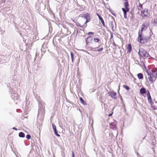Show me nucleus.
<instances>
[{
	"instance_id": "37",
	"label": "nucleus",
	"mask_w": 157,
	"mask_h": 157,
	"mask_svg": "<svg viewBox=\"0 0 157 157\" xmlns=\"http://www.w3.org/2000/svg\"><path fill=\"white\" fill-rule=\"evenodd\" d=\"M138 6L139 7H140L141 9H143V8L142 5L140 3H139Z\"/></svg>"
},
{
	"instance_id": "10",
	"label": "nucleus",
	"mask_w": 157,
	"mask_h": 157,
	"mask_svg": "<svg viewBox=\"0 0 157 157\" xmlns=\"http://www.w3.org/2000/svg\"><path fill=\"white\" fill-rule=\"evenodd\" d=\"M124 6L125 8H124L126 10L129 11V4L128 3V1L125 2L124 3Z\"/></svg>"
},
{
	"instance_id": "1",
	"label": "nucleus",
	"mask_w": 157,
	"mask_h": 157,
	"mask_svg": "<svg viewBox=\"0 0 157 157\" xmlns=\"http://www.w3.org/2000/svg\"><path fill=\"white\" fill-rule=\"evenodd\" d=\"M150 37L144 36L142 33L139 31L138 32V41L142 44L146 43L149 40Z\"/></svg>"
},
{
	"instance_id": "50",
	"label": "nucleus",
	"mask_w": 157,
	"mask_h": 157,
	"mask_svg": "<svg viewBox=\"0 0 157 157\" xmlns=\"http://www.w3.org/2000/svg\"><path fill=\"white\" fill-rule=\"evenodd\" d=\"M143 66H144V68L146 70H147V67H146V66H145V64H144V65H143Z\"/></svg>"
},
{
	"instance_id": "9",
	"label": "nucleus",
	"mask_w": 157,
	"mask_h": 157,
	"mask_svg": "<svg viewBox=\"0 0 157 157\" xmlns=\"http://www.w3.org/2000/svg\"><path fill=\"white\" fill-rule=\"evenodd\" d=\"M39 107L40 109H39L38 113L39 114L40 112H43L44 111V105H42L41 103H39Z\"/></svg>"
},
{
	"instance_id": "7",
	"label": "nucleus",
	"mask_w": 157,
	"mask_h": 157,
	"mask_svg": "<svg viewBox=\"0 0 157 157\" xmlns=\"http://www.w3.org/2000/svg\"><path fill=\"white\" fill-rule=\"evenodd\" d=\"M93 37L91 36H89L86 39V44L88 45L90 43H92L93 41Z\"/></svg>"
},
{
	"instance_id": "61",
	"label": "nucleus",
	"mask_w": 157,
	"mask_h": 157,
	"mask_svg": "<svg viewBox=\"0 0 157 157\" xmlns=\"http://www.w3.org/2000/svg\"><path fill=\"white\" fill-rule=\"evenodd\" d=\"M134 79L135 80H136V79L135 78H134Z\"/></svg>"
},
{
	"instance_id": "29",
	"label": "nucleus",
	"mask_w": 157,
	"mask_h": 157,
	"mask_svg": "<svg viewBox=\"0 0 157 157\" xmlns=\"http://www.w3.org/2000/svg\"><path fill=\"white\" fill-rule=\"evenodd\" d=\"M26 138L28 140L30 139L31 138V136L29 134H27L26 136Z\"/></svg>"
},
{
	"instance_id": "30",
	"label": "nucleus",
	"mask_w": 157,
	"mask_h": 157,
	"mask_svg": "<svg viewBox=\"0 0 157 157\" xmlns=\"http://www.w3.org/2000/svg\"><path fill=\"white\" fill-rule=\"evenodd\" d=\"M147 97V99H148V102H151V101H152V100H151V96H148V97Z\"/></svg>"
},
{
	"instance_id": "64",
	"label": "nucleus",
	"mask_w": 157,
	"mask_h": 157,
	"mask_svg": "<svg viewBox=\"0 0 157 157\" xmlns=\"http://www.w3.org/2000/svg\"><path fill=\"white\" fill-rule=\"evenodd\" d=\"M151 31L152 33V31Z\"/></svg>"
},
{
	"instance_id": "13",
	"label": "nucleus",
	"mask_w": 157,
	"mask_h": 157,
	"mask_svg": "<svg viewBox=\"0 0 157 157\" xmlns=\"http://www.w3.org/2000/svg\"><path fill=\"white\" fill-rule=\"evenodd\" d=\"M79 99L83 105H87L86 102L81 97H79Z\"/></svg>"
},
{
	"instance_id": "40",
	"label": "nucleus",
	"mask_w": 157,
	"mask_h": 157,
	"mask_svg": "<svg viewBox=\"0 0 157 157\" xmlns=\"http://www.w3.org/2000/svg\"><path fill=\"white\" fill-rule=\"evenodd\" d=\"M151 108H152V109H153L154 110H156L157 109V108H156V107L155 106H153V105L152 106H151Z\"/></svg>"
},
{
	"instance_id": "55",
	"label": "nucleus",
	"mask_w": 157,
	"mask_h": 157,
	"mask_svg": "<svg viewBox=\"0 0 157 157\" xmlns=\"http://www.w3.org/2000/svg\"><path fill=\"white\" fill-rule=\"evenodd\" d=\"M19 33L21 36H22V34L20 32Z\"/></svg>"
},
{
	"instance_id": "56",
	"label": "nucleus",
	"mask_w": 157,
	"mask_h": 157,
	"mask_svg": "<svg viewBox=\"0 0 157 157\" xmlns=\"http://www.w3.org/2000/svg\"><path fill=\"white\" fill-rule=\"evenodd\" d=\"M100 46V45H99H99H98V46L97 47H96V48H94V49H95V48H98V47H99Z\"/></svg>"
},
{
	"instance_id": "28",
	"label": "nucleus",
	"mask_w": 157,
	"mask_h": 157,
	"mask_svg": "<svg viewBox=\"0 0 157 157\" xmlns=\"http://www.w3.org/2000/svg\"><path fill=\"white\" fill-rule=\"evenodd\" d=\"M54 132V134L57 136L58 137H60V135L58 133V131L57 130H56V131H55Z\"/></svg>"
},
{
	"instance_id": "34",
	"label": "nucleus",
	"mask_w": 157,
	"mask_h": 157,
	"mask_svg": "<svg viewBox=\"0 0 157 157\" xmlns=\"http://www.w3.org/2000/svg\"><path fill=\"white\" fill-rule=\"evenodd\" d=\"M109 32L111 34V36H110V39H111L113 38V33L110 30Z\"/></svg>"
},
{
	"instance_id": "38",
	"label": "nucleus",
	"mask_w": 157,
	"mask_h": 157,
	"mask_svg": "<svg viewBox=\"0 0 157 157\" xmlns=\"http://www.w3.org/2000/svg\"><path fill=\"white\" fill-rule=\"evenodd\" d=\"M94 34V33L92 32H89L87 33L88 35H93Z\"/></svg>"
},
{
	"instance_id": "46",
	"label": "nucleus",
	"mask_w": 157,
	"mask_h": 157,
	"mask_svg": "<svg viewBox=\"0 0 157 157\" xmlns=\"http://www.w3.org/2000/svg\"><path fill=\"white\" fill-rule=\"evenodd\" d=\"M133 9H132V10L130 12V13L132 15H133L134 14V13L133 12Z\"/></svg>"
},
{
	"instance_id": "21",
	"label": "nucleus",
	"mask_w": 157,
	"mask_h": 157,
	"mask_svg": "<svg viewBox=\"0 0 157 157\" xmlns=\"http://www.w3.org/2000/svg\"><path fill=\"white\" fill-rule=\"evenodd\" d=\"M70 55L72 61L73 63L74 61V55L73 52H71Z\"/></svg>"
},
{
	"instance_id": "42",
	"label": "nucleus",
	"mask_w": 157,
	"mask_h": 157,
	"mask_svg": "<svg viewBox=\"0 0 157 157\" xmlns=\"http://www.w3.org/2000/svg\"><path fill=\"white\" fill-rule=\"evenodd\" d=\"M149 103L151 105V106L153 105V104H154V102L152 101H151V102H149Z\"/></svg>"
},
{
	"instance_id": "48",
	"label": "nucleus",
	"mask_w": 157,
	"mask_h": 157,
	"mask_svg": "<svg viewBox=\"0 0 157 157\" xmlns=\"http://www.w3.org/2000/svg\"><path fill=\"white\" fill-rule=\"evenodd\" d=\"M113 112H112L111 113H110L109 114V115L108 116H109V117H110V116H111L113 114Z\"/></svg>"
},
{
	"instance_id": "41",
	"label": "nucleus",
	"mask_w": 157,
	"mask_h": 157,
	"mask_svg": "<svg viewBox=\"0 0 157 157\" xmlns=\"http://www.w3.org/2000/svg\"><path fill=\"white\" fill-rule=\"evenodd\" d=\"M144 13L142 11V10H141V14H140V15L141 16H142L143 17V16H144Z\"/></svg>"
},
{
	"instance_id": "11",
	"label": "nucleus",
	"mask_w": 157,
	"mask_h": 157,
	"mask_svg": "<svg viewBox=\"0 0 157 157\" xmlns=\"http://www.w3.org/2000/svg\"><path fill=\"white\" fill-rule=\"evenodd\" d=\"M147 92L146 89L144 87H142L140 90V94L143 95Z\"/></svg>"
},
{
	"instance_id": "27",
	"label": "nucleus",
	"mask_w": 157,
	"mask_h": 157,
	"mask_svg": "<svg viewBox=\"0 0 157 157\" xmlns=\"http://www.w3.org/2000/svg\"><path fill=\"white\" fill-rule=\"evenodd\" d=\"M110 25H111V28H112V30L113 31H114V30H113V21H110Z\"/></svg>"
},
{
	"instance_id": "33",
	"label": "nucleus",
	"mask_w": 157,
	"mask_h": 157,
	"mask_svg": "<svg viewBox=\"0 0 157 157\" xmlns=\"http://www.w3.org/2000/svg\"><path fill=\"white\" fill-rule=\"evenodd\" d=\"M87 23H86V22L84 24L82 25V28H83L84 27L85 28L87 26Z\"/></svg>"
},
{
	"instance_id": "22",
	"label": "nucleus",
	"mask_w": 157,
	"mask_h": 157,
	"mask_svg": "<svg viewBox=\"0 0 157 157\" xmlns=\"http://www.w3.org/2000/svg\"><path fill=\"white\" fill-rule=\"evenodd\" d=\"M142 11L144 13L146 14H148L149 10L147 8H145L143 10H142Z\"/></svg>"
},
{
	"instance_id": "12",
	"label": "nucleus",
	"mask_w": 157,
	"mask_h": 157,
	"mask_svg": "<svg viewBox=\"0 0 157 157\" xmlns=\"http://www.w3.org/2000/svg\"><path fill=\"white\" fill-rule=\"evenodd\" d=\"M122 10L124 13V18L125 19H127V12H129V11L126 10L124 8H122Z\"/></svg>"
},
{
	"instance_id": "24",
	"label": "nucleus",
	"mask_w": 157,
	"mask_h": 157,
	"mask_svg": "<svg viewBox=\"0 0 157 157\" xmlns=\"http://www.w3.org/2000/svg\"><path fill=\"white\" fill-rule=\"evenodd\" d=\"M123 86L127 90H129L130 89V87L127 85H123Z\"/></svg>"
},
{
	"instance_id": "25",
	"label": "nucleus",
	"mask_w": 157,
	"mask_h": 157,
	"mask_svg": "<svg viewBox=\"0 0 157 157\" xmlns=\"http://www.w3.org/2000/svg\"><path fill=\"white\" fill-rule=\"evenodd\" d=\"M94 40L95 42H98L100 41V39L98 38H94Z\"/></svg>"
},
{
	"instance_id": "44",
	"label": "nucleus",
	"mask_w": 157,
	"mask_h": 157,
	"mask_svg": "<svg viewBox=\"0 0 157 157\" xmlns=\"http://www.w3.org/2000/svg\"><path fill=\"white\" fill-rule=\"evenodd\" d=\"M147 97L151 96L150 92L149 91H147Z\"/></svg>"
},
{
	"instance_id": "18",
	"label": "nucleus",
	"mask_w": 157,
	"mask_h": 157,
	"mask_svg": "<svg viewBox=\"0 0 157 157\" xmlns=\"http://www.w3.org/2000/svg\"><path fill=\"white\" fill-rule=\"evenodd\" d=\"M147 28V27L145 26H144L143 25H142L141 26V30L140 31V32L142 33V32L143 31L146 30Z\"/></svg>"
},
{
	"instance_id": "45",
	"label": "nucleus",
	"mask_w": 157,
	"mask_h": 157,
	"mask_svg": "<svg viewBox=\"0 0 157 157\" xmlns=\"http://www.w3.org/2000/svg\"><path fill=\"white\" fill-rule=\"evenodd\" d=\"M113 45L115 47H118V45H117L114 42H113Z\"/></svg>"
},
{
	"instance_id": "17",
	"label": "nucleus",
	"mask_w": 157,
	"mask_h": 157,
	"mask_svg": "<svg viewBox=\"0 0 157 157\" xmlns=\"http://www.w3.org/2000/svg\"><path fill=\"white\" fill-rule=\"evenodd\" d=\"M99 20L101 21V23H102L103 26L106 28H107V27L105 26V22L104 21L103 18L102 17H101V18L99 19Z\"/></svg>"
},
{
	"instance_id": "36",
	"label": "nucleus",
	"mask_w": 157,
	"mask_h": 157,
	"mask_svg": "<svg viewBox=\"0 0 157 157\" xmlns=\"http://www.w3.org/2000/svg\"><path fill=\"white\" fill-rule=\"evenodd\" d=\"M76 25L77 26L82 28V25H81L79 23H76Z\"/></svg>"
},
{
	"instance_id": "5",
	"label": "nucleus",
	"mask_w": 157,
	"mask_h": 157,
	"mask_svg": "<svg viewBox=\"0 0 157 157\" xmlns=\"http://www.w3.org/2000/svg\"><path fill=\"white\" fill-rule=\"evenodd\" d=\"M108 94H109V95L112 98L115 99L117 98V93L114 91H112L109 92H108Z\"/></svg>"
},
{
	"instance_id": "58",
	"label": "nucleus",
	"mask_w": 157,
	"mask_h": 157,
	"mask_svg": "<svg viewBox=\"0 0 157 157\" xmlns=\"http://www.w3.org/2000/svg\"><path fill=\"white\" fill-rule=\"evenodd\" d=\"M151 71H152L153 73H154V72H154V71H152V70H151Z\"/></svg>"
},
{
	"instance_id": "39",
	"label": "nucleus",
	"mask_w": 157,
	"mask_h": 157,
	"mask_svg": "<svg viewBox=\"0 0 157 157\" xmlns=\"http://www.w3.org/2000/svg\"><path fill=\"white\" fill-rule=\"evenodd\" d=\"M99 19H100V18H101V17H102L98 13H96Z\"/></svg>"
},
{
	"instance_id": "6",
	"label": "nucleus",
	"mask_w": 157,
	"mask_h": 157,
	"mask_svg": "<svg viewBox=\"0 0 157 157\" xmlns=\"http://www.w3.org/2000/svg\"><path fill=\"white\" fill-rule=\"evenodd\" d=\"M44 6V5L43 3H40L39 2H37L35 5V9L37 10H38L39 9L40 10L42 7Z\"/></svg>"
},
{
	"instance_id": "52",
	"label": "nucleus",
	"mask_w": 157,
	"mask_h": 157,
	"mask_svg": "<svg viewBox=\"0 0 157 157\" xmlns=\"http://www.w3.org/2000/svg\"><path fill=\"white\" fill-rule=\"evenodd\" d=\"M151 77H155L154 75L153 74H151Z\"/></svg>"
},
{
	"instance_id": "15",
	"label": "nucleus",
	"mask_w": 157,
	"mask_h": 157,
	"mask_svg": "<svg viewBox=\"0 0 157 157\" xmlns=\"http://www.w3.org/2000/svg\"><path fill=\"white\" fill-rule=\"evenodd\" d=\"M18 136L21 138H24L25 136V133L23 132H20L19 133Z\"/></svg>"
},
{
	"instance_id": "26",
	"label": "nucleus",
	"mask_w": 157,
	"mask_h": 157,
	"mask_svg": "<svg viewBox=\"0 0 157 157\" xmlns=\"http://www.w3.org/2000/svg\"><path fill=\"white\" fill-rule=\"evenodd\" d=\"M109 12L111 13L115 17H116V14L114 13H113V11L112 10H111V9L109 8Z\"/></svg>"
},
{
	"instance_id": "47",
	"label": "nucleus",
	"mask_w": 157,
	"mask_h": 157,
	"mask_svg": "<svg viewBox=\"0 0 157 157\" xmlns=\"http://www.w3.org/2000/svg\"><path fill=\"white\" fill-rule=\"evenodd\" d=\"M72 157H75L74 153L73 151H72Z\"/></svg>"
},
{
	"instance_id": "14",
	"label": "nucleus",
	"mask_w": 157,
	"mask_h": 157,
	"mask_svg": "<svg viewBox=\"0 0 157 157\" xmlns=\"http://www.w3.org/2000/svg\"><path fill=\"white\" fill-rule=\"evenodd\" d=\"M137 75L139 79H141L143 78V75L142 73H139Z\"/></svg>"
},
{
	"instance_id": "43",
	"label": "nucleus",
	"mask_w": 157,
	"mask_h": 157,
	"mask_svg": "<svg viewBox=\"0 0 157 157\" xmlns=\"http://www.w3.org/2000/svg\"><path fill=\"white\" fill-rule=\"evenodd\" d=\"M146 71L148 75H151V74L148 71V70H146Z\"/></svg>"
},
{
	"instance_id": "59",
	"label": "nucleus",
	"mask_w": 157,
	"mask_h": 157,
	"mask_svg": "<svg viewBox=\"0 0 157 157\" xmlns=\"http://www.w3.org/2000/svg\"><path fill=\"white\" fill-rule=\"evenodd\" d=\"M112 19H114V17H112Z\"/></svg>"
},
{
	"instance_id": "2",
	"label": "nucleus",
	"mask_w": 157,
	"mask_h": 157,
	"mask_svg": "<svg viewBox=\"0 0 157 157\" xmlns=\"http://www.w3.org/2000/svg\"><path fill=\"white\" fill-rule=\"evenodd\" d=\"M138 54L139 57L143 59L144 58H148L150 57L147 52L143 48L139 49Z\"/></svg>"
},
{
	"instance_id": "49",
	"label": "nucleus",
	"mask_w": 157,
	"mask_h": 157,
	"mask_svg": "<svg viewBox=\"0 0 157 157\" xmlns=\"http://www.w3.org/2000/svg\"><path fill=\"white\" fill-rule=\"evenodd\" d=\"M12 129L15 130L16 131L17 130H18L17 129V128H15V127H13V128Z\"/></svg>"
},
{
	"instance_id": "23",
	"label": "nucleus",
	"mask_w": 157,
	"mask_h": 157,
	"mask_svg": "<svg viewBox=\"0 0 157 157\" xmlns=\"http://www.w3.org/2000/svg\"><path fill=\"white\" fill-rule=\"evenodd\" d=\"M52 125L54 132L57 130L56 125L54 124H52Z\"/></svg>"
},
{
	"instance_id": "16",
	"label": "nucleus",
	"mask_w": 157,
	"mask_h": 157,
	"mask_svg": "<svg viewBox=\"0 0 157 157\" xmlns=\"http://www.w3.org/2000/svg\"><path fill=\"white\" fill-rule=\"evenodd\" d=\"M149 22L148 21H146L142 25L147 28L149 26Z\"/></svg>"
},
{
	"instance_id": "63",
	"label": "nucleus",
	"mask_w": 157,
	"mask_h": 157,
	"mask_svg": "<svg viewBox=\"0 0 157 157\" xmlns=\"http://www.w3.org/2000/svg\"><path fill=\"white\" fill-rule=\"evenodd\" d=\"M17 157H19L18 156H16Z\"/></svg>"
},
{
	"instance_id": "53",
	"label": "nucleus",
	"mask_w": 157,
	"mask_h": 157,
	"mask_svg": "<svg viewBox=\"0 0 157 157\" xmlns=\"http://www.w3.org/2000/svg\"><path fill=\"white\" fill-rule=\"evenodd\" d=\"M140 63L141 64H143V65H144V64H145L143 61H141Z\"/></svg>"
},
{
	"instance_id": "57",
	"label": "nucleus",
	"mask_w": 157,
	"mask_h": 157,
	"mask_svg": "<svg viewBox=\"0 0 157 157\" xmlns=\"http://www.w3.org/2000/svg\"><path fill=\"white\" fill-rule=\"evenodd\" d=\"M118 131H117V135H116V137H117V135H118Z\"/></svg>"
},
{
	"instance_id": "8",
	"label": "nucleus",
	"mask_w": 157,
	"mask_h": 157,
	"mask_svg": "<svg viewBox=\"0 0 157 157\" xmlns=\"http://www.w3.org/2000/svg\"><path fill=\"white\" fill-rule=\"evenodd\" d=\"M127 53H130L132 49V45L130 43L128 44L127 46Z\"/></svg>"
},
{
	"instance_id": "4",
	"label": "nucleus",
	"mask_w": 157,
	"mask_h": 157,
	"mask_svg": "<svg viewBox=\"0 0 157 157\" xmlns=\"http://www.w3.org/2000/svg\"><path fill=\"white\" fill-rule=\"evenodd\" d=\"M117 122L114 121L113 122H111L109 124V127L112 130H117Z\"/></svg>"
},
{
	"instance_id": "35",
	"label": "nucleus",
	"mask_w": 157,
	"mask_h": 157,
	"mask_svg": "<svg viewBox=\"0 0 157 157\" xmlns=\"http://www.w3.org/2000/svg\"><path fill=\"white\" fill-rule=\"evenodd\" d=\"M80 30H81V29L80 28L77 29V32H76L77 33H77H81V32L80 31Z\"/></svg>"
},
{
	"instance_id": "19",
	"label": "nucleus",
	"mask_w": 157,
	"mask_h": 157,
	"mask_svg": "<svg viewBox=\"0 0 157 157\" xmlns=\"http://www.w3.org/2000/svg\"><path fill=\"white\" fill-rule=\"evenodd\" d=\"M6 0H1L0 3V7L3 6L5 3Z\"/></svg>"
},
{
	"instance_id": "3",
	"label": "nucleus",
	"mask_w": 157,
	"mask_h": 157,
	"mask_svg": "<svg viewBox=\"0 0 157 157\" xmlns=\"http://www.w3.org/2000/svg\"><path fill=\"white\" fill-rule=\"evenodd\" d=\"M79 17L85 19L86 20V23L89 22L90 21V15L88 13L81 14Z\"/></svg>"
},
{
	"instance_id": "60",
	"label": "nucleus",
	"mask_w": 157,
	"mask_h": 157,
	"mask_svg": "<svg viewBox=\"0 0 157 157\" xmlns=\"http://www.w3.org/2000/svg\"><path fill=\"white\" fill-rule=\"evenodd\" d=\"M120 90V87H119V89H118V90Z\"/></svg>"
},
{
	"instance_id": "32",
	"label": "nucleus",
	"mask_w": 157,
	"mask_h": 157,
	"mask_svg": "<svg viewBox=\"0 0 157 157\" xmlns=\"http://www.w3.org/2000/svg\"><path fill=\"white\" fill-rule=\"evenodd\" d=\"M120 98H121V103L122 104H123L124 105V101L123 100V99L121 97V96L120 95Z\"/></svg>"
},
{
	"instance_id": "20",
	"label": "nucleus",
	"mask_w": 157,
	"mask_h": 157,
	"mask_svg": "<svg viewBox=\"0 0 157 157\" xmlns=\"http://www.w3.org/2000/svg\"><path fill=\"white\" fill-rule=\"evenodd\" d=\"M150 76L148 77V78L149 79V81L150 82V83L151 84H152L153 83V79H152V77H151V75H149Z\"/></svg>"
},
{
	"instance_id": "54",
	"label": "nucleus",
	"mask_w": 157,
	"mask_h": 157,
	"mask_svg": "<svg viewBox=\"0 0 157 157\" xmlns=\"http://www.w3.org/2000/svg\"><path fill=\"white\" fill-rule=\"evenodd\" d=\"M111 136H114L112 132L111 133Z\"/></svg>"
},
{
	"instance_id": "31",
	"label": "nucleus",
	"mask_w": 157,
	"mask_h": 157,
	"mask_svg": "<svg viewBox=\"0 0 157 157\" xmlns=\"http://www.w3.org/2000/svg\"><path fill=\"white\" fill-rule=\"evenodd\" d=\"M103 50V48H100L99 49H98L96 50H94V51H97L98 52H101Z\"/></svg>"
},
{
	"instance_id": "51",
	"label": "nucleus",
	"mask_w": 157,
	"mask_h": 157,
	"mask_svg": "<svg viewBox=\"0 0 157 157\" xmlns=\"http://www.w3.org/2000/svg\"><path fill=\"white\" fill-rule=\"evenodd\" d=\"M147 17V15L145 14H144L143 17Z\"/></svg>"
},
{
	"instance_id": "62",
	"label": "nucleus",
	"mask_w": 157,
	"mask_h": 157,
	"mask_svg": "<svg viewBox=\"0 0 157 157\" xmlns=\"http://www.w3.org/2000/svg\"><path fill=\"white\" fill-rule=\"evenodd\" d=\"M156 76H157V73H156Z\"/></svg>"
}]
</instances>
